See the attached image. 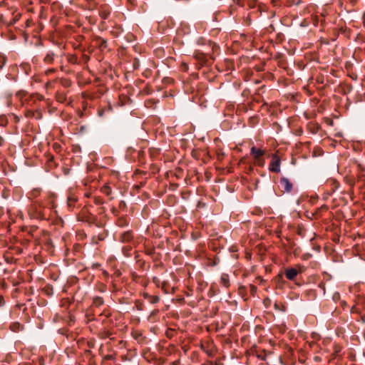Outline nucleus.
Instances as JSON below:
<instances>
[{"label": "nucleus", "mask_w": 365, "mask_h": 365, "mask_svg": "<svg viewBox=\"0 0 365 365\" xmlns=\"http://www.w3.org/2000/svg\"><path fill=\"white\" fill-rule=\"evenodd\" d=\"M105 315L108 317L110 315V314L109 313L105 314Z\"/></svg>", "instance_id": "45"}, {"label": "nucleus", "mask_w": 365, "mask_h": 365, "mask_svg": "<svg viewBox=\"0 0 365 365\" xmlns=\"http://www.w3.org/2000/svg\"><path fill=\"white\" fill-rule=\"evenodd\" d=\"M303 270V267L302 266H298V269L294 267H291L285 269L284 274L285 277L289 280H294L299 272H302Z\"/></svg>", "instance_id": "4"}, {"label": "nucleus", "mask_w": 365, "mask_h": 365, "mask_svg": "<svg viewBox=\"0 0 365 365\" xmlns=\"http://www.w3.org/2000/svg\"><path fill=\"white\" fill-rule=\"evenodd\" d=\"M136 308L138 310H143V303L140 302L139 301H136L135 302Z\"/></svg>", "instance_id": "29"}, {"label": "nucleus", "mask_w": 365, "mask_h": 365, "mask_svg": "<svg viewBox=\"0 0 365 365\" xmlns=\"http://www.w3.org/2000/svg\"><path fill=\"white\" fill-rule=\"evenodd\" d=\"M41 206V203L38 201H34L32 202L29 210V214L32 217L39 220L46 218Z\"/></svg>", "instance_id": "2"}, {"label": "nucleus", "mask_w": 365, "mask_h": 365, "mask_svg": "<svg viewBox=\"0 0 365 365\" xmlns=\"http://www.w3.org/2000/svg\"><path fill=\"white\" fill-rule=\"evenodd\" d=\"M106 359H112V356L108 355V356H106Z\"/></svg>", "instance_id": "41"}, {"label": "nucleus", "mask_w": 365, "mask_h": 365, "mask_svg": "<svg viewBox=\"0 0 365 365\" xmlns=\"http://www.w3.org/2000/svg\"><path fill=\"white\" fill-rule=\"evenodd\" d=\"M56 54L52 51H48L43 58L44 63L50 65L53 64L55 60Z\"/></svg>", "instance_id": "9"}, {"label": "nucleus", "mask_w": 365, "mask_h": 365, "mask_svg": "<svg viewBox=\"0 0 365 365\" xmlns=\"http://www.w3.org/2000/svg\"><path fill=\"white\" fill-rule=\"evenodd\" d=\"M361 321H362L364 323H365V317L361 316Z\"/></svg>", "instance_id": "40"}, {"label": "nucleus", "mask_w": 365, "mask_h": 365, "mask_svg": "<svg viewBox=\"0 0 365 365\" xmlns=\"http://www.w3.org/2000/svg\"><path fill=\"white\" fill-rule=\"evenodd\" d=\"M282 191L284 192H291L293 189V185L287 178H282L279 181Z\"/></svg>", "instance_id": "6"}, {"label": "nucleus", "mask_w": 365, "mask_h": 365, "mask_svg": "<svg viewBox=\"0 0 365 365\" xmlns=\"http://www.w3.org/2000/svg\"><path fill=\"white\" fill-rule=\"evenodd\" d=\"M266 153L265 150L257 148L255 146H252L250 149V155L252 156L255 160V165L258 167H263L265 163V160L263 158L264 155Z\"/></svg>", "instance_id": "1"}, {"label": "nucleus", "mask_w": 365, "mask_h": 365, "mask_svg": "<svg viewBox=\"0 0 365 365\" xmlns=\"http://www.w3.org/2000/svg\"><path fill=\"white\" fill-rule=\"evenodd\" d=\"M3 304H4V297L0 295V306H2Z\"/></svg>", "instance_id": "35"}, {"label": "nucleus", "mask_w": 365, "mask_h": 365, "mask_svg": "<svg viewBox=\"0 0 365 365\" xmlns=\"http://www.w3.org/2000/svg\"><path fill=\"white\" fill-rule=\"evenodd\" d=\"M244 289H245V287H243V286L240 287V288H239L240 292H242Z\"/></svg>", "instance_id": "39"}, {"label": "nucleus", "mask_w": 365, "mask_h": 365, "mask_svg": "<svg viewBox=\"0 0 365 365\" xmlns=\"http://www.w3.org/2000/svg\"><path fill=\"white\" fill-rule=\"evenodd\" d=\"M351 313H356V314H359L360 313V309L359 308H358L356 306H353L351 308Z\"/></svg>", "instance_id": "26"}, {"label": "nucleus", "mask_w": 365, "mask_h": 365, "mask_svg": "<svg viewBox=\"0 0 365 365\" xmlns=\"http://www.w3.org/2000/svg\"><path fill=\"white\" fill-rule=\"evenodd\" d=\"M281 159L277 154L272 155V160L269 165V170L278 173L280 172Z\"/></svg>", "instance_id": "3"}, {"label": "nucleus", "mask_w": 365, "mask_h": 365, "mask_svg": "<svg viewBox=\"0 0 365 365\" xmlns=\"http://www.w3.org/2000/svg\"><path fill=\"white\" fill-rule=\"evenodd\" d=\"M38 99H39V100H42V99H43V96H40V97L38 98Z\"/></svg>", "instance_id": "44"}, {"label": "nucleus", "mask_w": 365, "mask_h": 365, "mask_svg": "<svg viewBox=\"0 0 365 365\" xmlns=\"http://www.w3.org/2000/svg\"><path fill=\"white\" fill-rule=\"evenodd\" d=\"M356 178L357 182L365 187V166L359 163L357 164Z\"/></svg>", "instance_id": "5"}, {"label": "nucleus", "mask_w": 365, "mask_h": 365, "mask_svg": "<svg viewBox=\"0 0 365 365\" xmlns=\"http://www.w3.org/2000/svg\"><path fill=\"white\" fill-rule=\"evenodd\" d=\"M56 72V68H48L47 69L46 71H45V74L48 76L51 73H54Z\"/></svg>", "instance_id": "27"}, {"label": "nucleus", "mask_w": 365, "mask_h": 365, "mask_svg": "<svg viewBox=\"0 0 365 365\" xmlns=\"http://www.w3.org/2000/svg\"><path fill=\"white\" fill-rule=\"evenodd\" d=\"M159 313V310L158 309H154L150 313V318H151L153 316H155V315H158Z\"/></svg>", "instance_id": "32"}, {"label": "nucleus", "mask_w": 365, "mask_h": 365, "mask_svg": "<svg viewBox=\"0 0 365 365\" xmlns=\"http://www.w3.org/2000/svg\"><path fill=\"white\" fill-rule=\"evenodd\" d=\"M261 359H262V360H265V356H262V357H261Z\"/></svg>", "instance_id": "43"}, {"label": "nucleus", "mask_w": 365, "mask_h": 365, "mask_svg": "<svg viewBox=\"0 0 365 365\" xmlns=\"http://www.w3.org/2000/svg\"><path fill=\"white\" fill-rule=\"evenodd\" d=\"M41 190L40 188H34L30 192V197L36 198L41 194Z\"/></svg>", "instance_id": "20"}, {"label": "nucleus", "mask_w": 365, "mask_h": 365, "mask_svg": "<svg viewBox=\"0 0 365 365\" xmlns=\"http://www.w3.org/2000/svg\"><path fill=\"white\" fill-rule=\"evenodd\" d=\"M111 334L112 333L109 330L104 329L99 331L98 336L102 339H105L110 337Z\"/></svg>", "instance_id": "18"}, {"label": "nucleus", "mask_w": 365, "mask_h": 365, "mask_svg": "<svg viewBox=\"0 0 365 365\" xmlns=\"http://www.w3.org/2000/svg\"><path fill=\"white\" fill-rule=\"evenodd\" d=\"M102 274L106 279L109 277V273L106 270H103Z\"/></svg>", "instance_id": "33"}, {"label": "nucleus", "mask_w": 365, "mask_h": 365, "mask_svg": "<svg viewBox=\"0 0 365 365\" xmlns=\"http://www.w3.org/2000/svg\"><path fill=\"white\" fill-rule=\"evenodd\" d=\"M6 62V58L4 56L0 55V68H2Z\"/></svg>", "instance_id": "23"}, {"label": "nucleus", "mask_w": 365, "mask_h": 365, "mask_svg": "<svg viewBox=\"0 0 365 365\" xmlns=\"http://www.w3.org/2000/svg\"><path fill=\"white\" fill-rule=\"evenodd\" d=\"M4 139L1 136H0V145H2L4 143Z\"/></svg>", "instance_id": "37"}, {"label": "nucleus", "mask_w": 365, "mask_h": 365, "mask_svg": "<svg viewBox=\"0 0 365 365\" xmlns=\"http://www.w3.org/2000/svg\"><path fill=\"white\" fill-rule=\"evenodd\" d=\"M141 295L151 304H158L160 301V297L158 295H151L148 292H143Z\"/></svg>", "instance_id": "7"}, {"label": "nucleus", "mask_w": 365, "mask_h": 365, "mask_svg": "<svg viewBox=\"0 0 365 365\" xmlns=\"http://www.w3.org/2000/svg\"><path fill=\"white\" fill-rule=\"evenodd\" d=\"M99 15L102 19H106L110 15V11L108 10H101L99 11Z\"/></svg>", "instance_id": "21"}, {"label": "nucleus", "mask_w": 365, "mask_h": 365, "mask_svg": "<svg viewBox=\"0 0 365 365\" xmlns=\"http://www.w3.org/2000/svg\"><path fill=\"white\" fill-rule=\"evenodd\" d=\"M94 41L98 48L101 50H103L108 47V41L105 38L98 36L95 38Z\"/></svg>", "instance_id": "13"}, {"label": "nucleus", "mask_w": 365, "mask_h": 365, "mask_svg": "<svg viewBox=\"0 0 365 365\" xmlns=\"http://www.w3.org/2000/svg\"><path fill=\"white\" fill-rule=\"evenodd\" d=\"M347 182L351 187H353L355 185V180L352 179L349 180Z\"/></svg>", "instance_id": "34"}, {"label": "nucleus", "mask_w": 365, "mask_h": 365, "mask_svg": "<svg viewBox=\"0 0 365 365\" xmlns=\"http://www.w3.org/2000/svg\"><path fill=\"white\" fill-rule=\"evenodd\" d=\"M166 285H167V283L165 282H163L161 283V289L163 290V292L165 293H168V291L167 290V288H166Z\"/></svg>", "instance_id": "30"}, {"label": "nucleus", "mask_w": 365, "mask_h": 365, "mask_svg": "<svg viewBox=\"0 0 365 365\" xmlns=\"http://www.w3.org/2000/svg\"><path fill=\"white\" fill-rule=\"evenodd\" d=\"M10 329L14 332H19L24 329V325L16 322L10 325Z\"/></svg>", "instance_id": "17"}, {"label": "nucleus", "mask_w": 365, "mask_h": 365, "mask_svg": "<svg viewBox=\"0 0 365 365\" xmlns=\"http://www.w3.org/2000/svg\"><path fill=\"white\" fill-rule=\"evenodd\" d=\"M93 201L94 204L96 205H101L104 203L103 200L99 196H94L93 197Z\"/></svg>", "instance_id": "22"}, {"label": "nucleus", "mask_w": 365, "mask_h": 365, "mask_svg": "<svg viewBox=\"0 0 365 365\" xmlns=\"http://www.w3.org/2000/svg\"><path fill=\"white\" fill-rule=\"evenodd\" d=\"M101 192L108 197L110 200H113L114 199V197L112 195V188L108 185V184H105L101 187Z\"/></svg>", "instance_id": "12"}, {"label": "nucleus", "mask_w": 365, "mask_h": 365, "mask_svg": "<svg viewBox=\"0 0 365 365\" xmlns=\"http://www.w3.org/2000/svg\"><path fill=\"white\" fill-rule=\"evenodd\" d=\"M127 1L130 5H135V0H127Z\"/></svg>", "instance_id": "36"}, {"label": "nucleus", "mask_w": 365, "mask_h": 365, "mask_svg": "<svg viewBox=\"0 0 365 365\" xmlns=\"http://www.w3.org/2000/svg\"><path fill=\"white\" fill-rule=\"evenodd\" d=\"M153 283H155L158 287H160L161 285V282L159 278H158L157 277H153Z\"/></svg>", "instance_id": "25"}, {"label": "nucleus", "mask_w": 365, "mask_h": 365, "mask_svg": "<svg viewBox=\"0 0 365 365\" xmlns=\"http://www.w3.org/2000/svg\"><path fill=\"white\" fill-rule=\"evenodd\" d=\"M96 289L100 292H105L107 289V286L102 282H98L96 284Z\"/></svg>", "instance_id": "19"}, {"label": "nucleus", "mask_w": 365, "mask_h": 365, "mask_svg": "<svg viewBox=\"0 0 365 365\" xmlns=\"http://www.w3.org/2000/svg\"><path fill=\"white\" fill-rule=\"evenodd\" d=\"M86 353H91V351L87 350V351H86Z\"/></svg>", "instance_id": "46"}, {"label": "nucleus", "mask_w": 365, "mask_h": 365, "mask_svg": "<svg viewBox=\"0 0 365 365\" xmlns=\"http://www.w3.org/2000/svg\"><path fill=\"white\" fill-rule=\"evenodd\" d=\"M25 115L27 118H35L36 119H41L42 118V113L40 110H26L25 112Z\"/></svg>", "instance_id": "10"}, {"label": "nucleus", "mask_w": 365, "mask_h": 365, "mask_svg": "<svg viewBox=\"0 0 365 365\" xmlns=\"http://www.w3.org/2000/svg\"><path fill=\"white\" fill-rule=\"evenodd\" d=\"M274 307H275V309H278V306H277V303L274 304Z\"/></svg>", "instance_id": "42"}, {"label": "nucleus", "mask_w": 365, "mask_h": 365, "mask_svg": "<svg viewBox=\"0 0 365 365\" xmlns=\"http://www.w3.org/2000/svg\"><path fill=\"white\" fill-rule=\"evenodd\" d=\"M173 81H173V78H168V77L164 78L163 80V82L165 83H173Z\"/></svg>", "instance_id": "28"}, {"label": "nucleus", "mask_w": 365, "mask_h": 365, "mask_svg": "<svg viewBox=\"0 0 365 365\" xmlns=\"http://www.w3.org/2000/svg\"><path fill=\"white\" fill-rule=\"evenodd\" d=\"M104 304V299L101 297H94L93 298L92 306L96 307H100Z\"/></svg>", "instance_id": "16"}, {"label": "nucleus", "mask_w": 365, "mask_h": 365, "mask_svg": "<svg viewBox=\"0 0 365 365\" xmlns=\"http://www.w3.org/2000/svg\"><path fill=\"white\" fill-rule=\"evenodd\" d=\"M220 283L221 285L225 287V288H229L230 287V277L226 273H222L220 277Z\"/></svg>", "instance_id": "14"}, {"label": "nucleus", "mask_w": 365, "mask_h": 365, "mask_svg": "<svg viewBox=\"0 0 365 365\" xmlns=\"http://www.w3.org/2000/svg\"><path fill=\"white\" fill-rule=\"evenodd\" d=\"M250 294L254 296L256 292H257V288L256 286L253 285V284H250Z\"/></svg>", "instance_id": "24"}, {"label": "nucleus", "mask_w": 365, "mask_h": 365, "mask_svg": "<svg viewBox=\"0 0 365 365\" xmlns=\"http://www.w3.org/2000/svg\"><path fill=\"white\" fill-rule=\"evenodd\" d=\"M93 267H101V264H99V263H96V264H93Z\"/></svg>", "instance_id": "38"}, {"label": "nucleus", "mask_w": 365, "mask_h": 365, "mask_svg": "<svg viewBox=\"0 0 365 365\" xmlns=\"http://www.w3.org/2000/svg\"><path fill=\"white\" fill-rule=\"evenodd\" d=\"M78 202V197L73 195H70L67 198V207L70 212L74 210Z\"/></svg>", "instance_id": "8"}, {"label": "nucleus", "mask_w": 365, "mask_h": 365, "mask_svg": "<svg viewBox=\"0 0 365 365\" xmlns=\"http://www.w3.org/2000/svg\"><path fill=\"white\" fill-rule=\"evenodd\" d=\"M328 209H329V207L327 205H323L319 208L318 211H319V212L327 211Z\"/></svg>", "instance_id": "31"}, {"label": "nucleus", "mask_w": 365, "mask_h": 365, "mask_svg": "<svg viewBox=\"0 0 365 365\" xmlns=\"http://www.w3.org/2000/svg\"><path fill=\"white\" fill-rule=\"evenodd\" d=\"M132 336L135 339H136L139 343L143 344L146 341V337L143 335L141 332L139 331H135L132 333Z\"/></svg>", "instance_id": "15"}, {"label": "nucleus", "mask_w": 365, "mask_h": 365, "mask_svg": "<svg viewBox=\"0 0 365 365\" xmlns=\"http://www.w3.org/2000/svg\"><path fill=\"white\" fill-rule=\"evenodd\" d=\"M133 234L132 231H126L122 233L120 236V240L123 243L130 242L133 240Z\"/></svg>", "instance_id": "11"}]
</instances>
